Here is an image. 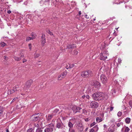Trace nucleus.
I'll list each match as a JSON object with an SVG mask.
<instances>
[{
	"mask_svg": "<svg viewBox=\"0 0 132 132\" xmlns=\"http://www.w3.org/2000/svg\"><path fill=\"white\" fill-rule=\"evenodd\" d=\"M93 99L95 101H100L108 99V96L106 93L100 92H96L92 95Z\"/></svg>",
	"mask_w": 132,
	"mask_h": 132,
	"instance_id": "1",
	"label": "nucleus"
},
{
	"mask_svg": "<svg viewBox=\"0 0 132 132\" xmlns=\"http://www.w3.org/2000/svg\"><path fill=\"white\" fill-rule=\"evenodd\" d=\"M46 126L44 130V132H52L53 131L54 125L53 123L47 125Z\"/></svg>",
	"mask_w": 132,
	"mask_h": 132,
	"instance_id": "2",
	"label": "nucleus"
},
{
	"mask_svg": "<svg viewBox=\"0 0 132 132\" xmlns=\"http://www.w3.org/2000/svg\"><path fill=\"white\" fill-rule=\"evenodd\" d=\"M92 74V72L90 70L84 71L82 72L81 74V76L83 77L86 78L88 76H90Z\"/></svg>",
	"mask_w": 132,
	"mask_h": 132,
	"instance_id": "3",
	"label": "nucleus"
},
{
	"mask_svg": "<svg viewBox=\"0 0 132 132\" xmlns=\"http://www.w3.org/2000/svg\"><path fill=\"white\" fill-rule=\"evenodd\" d=\"M108 55V52L106 51H104L103 53H101L100 58L101 60H104L107 59Z\"/></svg>",
	"mask_w": 132,
	"mask_h": 132,
	"instance_id": "4",
	"label": "nucleus"
},
{
	"mask_svg": "<svg viewBox=\"0 0 132 132\" xmlns=\"http://www.w3.org/2000/svg\"><path fill=\"white\" fill-rule=\"evenodd\" d=\"M33 81L32 80H29L27 81L24 87V90H27L30 87L33 83Z\"/></svg>",
	"mask_w": 132,
	"mask_h": 132,
	"instance_id": "5",
	"label": "nucleus"
},
{
	"mask_svg": "<svg viewBox=\"0 0 132 132\" xmlns=\"http://www.w3.org/2000/svg\"><path fill=\"white\" fill-rule=\"evenodd\" d=\"M65 126L61 121H57L56 127L59 129H62L65 128Z\"/></svg>",
	"mask_w": 132,
	"mask_h": 132,
	"instance_id": "6",
	"label": "nucleus"
},
{
	"mask_svg": "<svg viewBox=\"0 0 132 132\" xmlns=\"http://www.w3.org/2000/svg\"><path fill=\"white\" fill-rule=\"evenodd\" d=\"M90 106L92 109H96L98 106V103L95 101H93L90 103Z\"/></svg>",
	"mask_w": 132,
	"mask_h": 132,
	"instance_id": "7",
	"label": "nucleus"
},
{
	"mask_svg": "<svg viewBox=\"0 0 132 132\" xmlns=\"http://www.w3.org/2000/svg\"><path fill=\"white\" fill-rule=\"evenodd\" d=\"M100 79L102 82L103 84H105L108 81V79L107 77L104 75H101Z\"/></svg>",
	"mask_w": 132,
	"mask_h": 132,
	"instance_id": "8",
	"label": "nucleus"
},
{
	"mask_svg": "<svg viewBox=\"0 0 132 132\" xmlns=\"http://www.w3.org/2000/svg\"><path fill=\"white\" fill-rule=\"evenodd\" d=\"M81 109V108L77 107L75 105L73 106L72 108V110L74 113H76L77 112H79V111Z\"/></svg>",
	"mask_w": 132,
	"mask_h": 132,
	"instance_id": "9",
	"label": "nucleus"
},
{
	"mask_svg": "<svg viewBox=\"0 0 132 132\" xmlns=\"http://www.w3.org/2000/svg\"><path fill=\"white\" fill-rule=\"evenodd\" d=\"M67 74V72L65 71L61 73L58 77V80H61L64 78Z\"/></svg>",
	"mask_w": 132,
	"mask_h": 132,
	"instance_id": "10",
	"label": "nucleus"
},
{
	"mask_svg": "<svg viewBox=\"0 0 132 132\" xmlns=\"http://www.w3.org/2000/svg\"><path fill=\"white\" fill-rule=\"evenodd\" d=\"M73 119L70 120L68 123V125L69 127L70 128H71L73 127V125L75 123L74 122H73Z\"/></svg>",
	"mask_w": 132,
	"mask_h": 132,
	"instance_id": "11",
	"label": "nucleus"
},
{
	"mask_svg": "<svg viewBox=\"0 0 132 132\" xmlns=\"http://www.w3.org/2000/svg\"><path fill=\"white\" fill-rule=\"evenodd\" d=\"M39 118V117L37 114H35L32 115L31 116L32 119L34 121H37Z\"/></svg>",
	"mask_w": 132,
	"mask_h": 132,
	"instance_id": "12",
	"label": "nucleus"
},
{
	"mask_svg": "<svg viewBox=\"0 0 132 132\" xmlns=\"http://www.w3.org/2000/svg\"><path fill=\"white\" fill-rule=\"evenodd\" d=\"M24 56V55H22L19 57L14 56V58L15 61H20L21 59V58L23 57Z\"/></svg>",
	"mask_w": 132,
	"mask_h": 132,
	"instance_id": "13",
	"label": "nucleus"
},
{
	"mask_svg": "<svg viewBox=\"0 0 132 132\" xmlns=\"http://www.w3.org/2000/svg\"><path fill=\"white\" fill-rule=\"evenodd\" d=\"M93 85L96 87H99L101 86L100 83L97 81L94 82Z\"/></svg>",
	"mask_w": 132,
	"mask_h": 132,
	"instance_id": "14",
	"label": "nucleus"
},
{
	"mask_svg": "<svg viewBox=\"0 0 132 132\" xmlns=\"http://www.w3.org/2000/svg\"><path fill=\"white\" fill-rule=\"evenodd\" d=\"M55 115V114L53 113L48 114V115L47 117V120L48 121H50L52 118Z\"/></svg>",
	"mask_w": 132,
	"mask_h": 132,
	"instance_id": "15",
	"label": "nucleus"
},
{
	"mask_svg": "<svg viewBox=\"0 0 132 132\" xmlns=\"http://www.w3.org/2000/svg\"><path fill=\"white\" fill-rule=\"evenodd\" d=\"M89 96L88 95H83L82 96L81 99H82L83 100H86V99H89Z\"/></svg>",
	"mask_w": 132,
	"mask_h": 132,
	"instance_id": "16",
	"label": "nucleus"
},
{
	"mask_svg": "<svg viewBox=\"0 0 132 132\" xmlns=\"http://www.w3.org/2000/svg\"><path fill=\"white\" fill-rule=\"evenodd\" d=\"M104 120V119L101 117H97L96 118V122L100 123Z\"/></svg>",
	"mask_w": 132,
	"mask_h": 132,
	"instance_id": "17",
	"label": "nucleus"
},
{
	"mask_svg": "<svg viewBox=\"0 0 132 132\" xmlns=\"http://www.w3.org/2000/svg\"><path fill=\"white\" fill-rule=\"evenodd\" d=\"M76 46H75V45L74 44L73 45H69L67 46V48L69 49H73L75 48Z\"/></svg>",
	"mask_w": 132,
	"mask_h": 132,
	"instance_id": "18",
	"label": "nucleus"
},
{
	"mask_svg": "<svg viewBox=\"0 0 132 132\" xmlns=\"http://www.w3.org/2000/svg\"><path fill=\"white\" fill-rule=\"evenodd\" d=\"M16 90L17 87L16 86H14L13 88L12 89L10 90V92H11L10 93L12 94Z\"/></svg>",
	"mask_w": 132,
	"mask_h": 132,
	"instance_id": "19",
	"label": "nucleus"
},
{
	"mask_svg": "<svg viewBox=\"0 0 132 132\" xmlns=\"http://www.w3.org/2000/svg\"><path fill=\"white\" fill-rule=\"evenodd\" d=\"M4 110V108L2 107H0V117L3 115V112Z\"/></svg>",
	"mask_w": 132,
	"mask_h": 132,
	"instance_id": "20",
	"label": "nucleus"
},
{
	"mask_svg": "<svg viewBox=\"0 0 132 132\" xmlns=\"http://www.w3.org/2000/svg\"><path fill=\"white\" fill-rule=\"evenodd\" d=\"M125 122L127 124H129L130 123V119L128 117L127 118L125 119Z\"/></svg>",
	"mask_w": 132,
	"mask_h": 132,
	"instance_id": "21",
	"label": "nucleus"
},
{
	"mask_svg": "<svg viewBox=\"0 0 132 132\" xmlns=\"http://www.w3.org/2000/svg\"><path fill=\"white\" fill-rule=\"evenodd\" d=\"M31 36H32L31 38L32 39H33L35 38L36 37V34L34 33H32L31 34Z\"/></svg>",
	"mask_w": 132,
	"mask_h": 132,
	"instance_id": "22",
	"label": "nucleus"
},
{
	"mask_svg": "<svg viewBox=\"0 0 132 132\" xmlns=\"http://www.w3.org/2000/svg\"><path fill=\"white\" fill-rule=\"evenodd\" d=\"M92 128L95 131H97L98 129V127L97 125H95Z\"/></svg>",
	"mask_w": 132,
	"mask_h": 132,
	"instance_id": "23",
	"label": "nucleus"
},
{
	"mask_svg": "<svg viewBox=\"0 0 132 132\" xmlns=\"http://www.w3.org/2000/svg\"><path fill=\"white\" fill-rule=\"evenodd\" d=\"M36 132H43L42 129L40 127L37 128L36 129Z\"/></svg>",
	"mask_w": 132,
	"mask_h": 132,
	"instance_id": "24",
	"label": "nucleus"
},
{
	"mask_svg": "<svg viewBox=\"0 0 132 132\" xmlns=\"http://www.w3.org/2000/svg\"><path fill=\"white\" fill-rule=\"evenodd\" d=\"M27 132H34V131L32 128H30L27 130Z\"/></svg>",
	"mask_w": 132,
	"mask_h": 132,
	"instance_id": "25",
	"label": "nucleus"
},
{
	"mask_svg": "<svg viewBox=\"0 0 132 132\" xmlns=\"http://www.w3.org/2000/svg\"><path fill=\"white\" fill-rule=\"evenodd\" d=\"M34 127H37V128L40 127H39V124L38 123H34Z\"/></svg>",
	"mask_w": 132,
	"mask_h": 132,
	"instance_id": "26",
	"label": "nucleus"
},
{
	"mask_svg": "<svg viewBox=\"0 0 132 132\" xmlns=\"http://www.w3.org/2000/svg\"><path fill=\"white\" fill-rule=\"evenodd\" d=\"M32 40V38L31 37H27L26 39V41H27L28 42L29 40Z\"/></svg>",
	"mask_w": 132,
	"mask_h": 132,
	"instance_id": "27",
	"label": "nucleus"
},
{
	"mask_svg": "<svg viewBox=\"0 0 132 132\" xmlns=\"http://www.w3.org/2000/svg\"><path fill=\"white\" fill-rule=\"evenodd\" d=\"M123 123L122 122H120L119 123H117L116 122H115V124H116L117 126L118 127H120L121 124H122Z\"/></svg>",
	"mask_w": 132,
	"mask_h": 132,
	"instance_id": "28",
	"label": "nucleus"
},
{
	"mask_svg": "<svg viewBox=\"0 0 132 132\" xmlns=\"http://www.w3.org/2000/svg\"><path fill=\"white\" fill-rule=\"evenodd\" d=\"M130 130V129L128 127H126L125 129V132H128Z\"/></svg>",
	"mask_w": 132,
	"mask_h": 132,
	"instance_id": "29",
	"label": "nucleus"
},
{
	"mask_svg": "<svg viewBox=\"0 0 132 132\" xmlns=\"http://www.w3.org/2000/svg\"><path fill=\"white\" fill-rule=\"evenodd\" d=\"M42 45H43V46L45 44V43H46V40L45 39H42Z\"/></svg>",
	"mask_w": 132,
	"mask_h": 132,
	"instance_id": "30",
	"label": "nucleus"
},
{
	"mask_svg": "<svg viewBox=\"0 0 132 132\" xmlns=\"http://www.w3.org/2000/svg\"><path fill=\"white\" fill-rule=\"evenodd\" d=\"M1 46L4 47L6 44L3 42H2L0 44Z\"/></svg>",
	"mask_w": 132,
	"mask_h": 132,
	"instance_id": "31",
	"label": "nucleus"
},
{
	"mask_svg": "<svg viewBox=\"0 0 132 132\" xmlns=\"http://www.w3.org/2000/svg\"><path fill=\"white\" fill-rule=\"evenodd\" d=\"M69 132H75V130L74 129L72 128H69Z\"/></svg>",
	"mask_w": 132,
	"mask_h": 132,
	"instance_id": "32",
	"label": "nucleus"
},
{
	"mask_svg": "<svg viewBox=\"0 0 132 132\" xmlns=\"http://www.w3.org/2000/svg\"><path fill=\"white\" fill-rule=\"evenodd\" d=\"M47 32L49 34H50L51 35H53V33L50 30H48L47 31Z\"/></svg>",
	"mask_w": 132,
	"mask_h": 132,
	"instance_id": "33",
	"label": "nucleus"
},
{
	"mask_svg": "<svg viewBox=\"0 0 132 132\" xmlns=\"http://www.w3.org/2000/svg\"><path fill=\"white\" fill-rule=\"evenodd\" d=\"M96 124V123L95 122H93V123L91 124L90 125V127H92L95 125Z\"/></svg>",
	"mask_w": 132,
	"mask_h": 132,
	"instance_id": "34",
	"label": "nucleus"
},
{
	"mask_svg": "<svg viewBox=\"0 0 132 132\" xmlns=\"http://www.w3.org/2000/svg\"><path fill=\"white\" fill-rule=\"evenodd\" d=\"M121 115V112H119L117 113V116L119 117H120Z\"/></svg>",
	"mask_w": 132,
	"mask_h": 132,
	"instance_id": "35",
	"label": "nucleus"
},
{
	"mask_svg": "<svg viewBox=\"0 0 132 132\" xmlns=\"http://www.w3.org/2000/svg\"><path fill=\"white\" fill-rule=\"evenodd\" d=\"M42 39H45V35L44 34H42V36L41 37Z\"/></svg>",
	"mask_w": 132,
	"mask_h": 132,
	"instance_id": "36",
	"label": "nucleus"
},
{
	"mask_svg": "<svg viewBox=\"0 0 132 132\" xmlns=\"http://www.w3.org/2000/svg\"><path fill=\"white\" fill-rule=\"evenodd\" d=\"M73 53L74 55H76L78 53V52L76 50H75L73 51Z\"/></svg>",
	"mask_w": 132,
	"mask_h": 132,
	"instance_id": "37",
	"label": "nucleus"
},
{
	"mask_svg": "<svg viewBox=\"0 0 132 132\" xmlns=\"http://www.w3.org/2000/svg\"><path fill=\"white\" fill-rule=\"evenodd\" d=\"M69 68H72L74 66V64H69Z\"/></svg>",
	"mask_w": 132,
	"mask_h": 132,
	"instance_id": "38",
	"label": "nucleus"
},
{
	"mask_svg": "<svg viewBox=\"0 0 132 132\" xmlns=\"http://www.w3.org/2000/svg\"><path fill=\"white\" fill-rule=\"evenodd\" d=\"M108 132H113V130L112 129L109 128Z\"/></svg>",
	"mask_w": 132,
	"mask_h": 132,
	"instance_id": "39",
	"label": "nucleus"
},
{
	"mask_svg": "<svg viewBox=\"0 0 132 132\" xmlns=\"http://www.w3.org/2000/svg\"><path fill=\"white\" fill-rule=\"evenodd\" d=\"M129 105L132 108V101H130L129 102Z\"/></svg>",
	"mask_w": 132,
	"mask_h": 132,
	"instance_id": "40",
	"label": "nucleus"
},
{
	"mask_svg": "<svg viewBox=\"0 0 132 132\" xmlns=\"http://www.w3.org/2000/svg\"><path fill=\"white\" fill-rule=\"evenodd\" d=\"M39 54H36L35 55V58H37L39 56Z\"/></svg>",
	"mask_w": 132,
	"mask_h": 132,
	"instance_id": "41",
	"label": "nucleus"
},
{
	"mask_svg": "<svg viewBox=\"0 0 132 132\" xmlns=\"http://www.w3.org/2000/svg\"><path fill=\"white\" fill-rule=\"evenodd\" d=\"M118 62L119 63H120L121 62V60L120 58H119L118 59Z\"/></svg>",
	"mask_w": 132,
	"mask_h": 132,
	"instance_id": "42",
	"label": "nucleus"
},
{
	"mask_svg": "<svg viewBox=\"0 0 132 132\" xmlns=\"http://www.w3.org/2000/svg\"><path fill=\"white\" fill-rule=\"evenodd\" d=\"M95 131L94 130L93 128L90 130L89 132H95Z\"/></svg>",
	"mask_w": 132,
	"mask_h": 132,
	"instance_id": "43",
	"label": "nucleus"
},
{
	"mask_svg": "<svg viewBox=\"0 0 132 132\" xmlns=\"http://www.w3.org/2000/svg\"><path fill=\"white\" fill-rule=\"evenodd\" d=\"M59 111V110L57 109H55L54 111V113H56Z\"/></svg>",
	"mask_w": 132,
	"mask_h": 132,
	"instance_id": "44",
	"label": "nucleus"
},
{
	"mask_svg": "<svg viewBox=\"0 0 132 132\" xmlns=\"http://www.w3.org/2000/svg\"><path fill=\"white\" fill-rule=\"evenodd\" d=\"M40 3L41 4V5H43V4L44 3V2L43 1H41L40 2Z\"/></svg>",
	"mask_w": 132,
	"mask_h": 132,
	"instance_id": "45",
	"label": "nucleus"
},
{
	"mask_svg": "<svg viewBox=\"0 0 132 132\" xmlns=\"http://www.w3.org/2000/svg\"><path fill=\"white\" fill-rule=\"evenodd\" d=\"M29 49L30 50H31V44H29Z\"/></svg>",
	"mask_w": 132,
	"mask_h": 132,
	"instance_id": "46",
	"label": "nucleus"
},
{
	"mask_svg": "<svg viewBox=\"0 0 132 132\" xmlns=\"http://www.w3.org/2000/svg\"><path fill=\"white\" fill-rule=\"evenodd\" d=\"M113 107L110 106V111H112L113 110Z\"/></svg>",
	"mask_w": 132,
	"mask_h": 132,
	"instance_id": "47",
	"label": "nucleus"
},
{
	"mask_svg": "<svg viewBox=\"0 0 132 132\" xmlns=\"http://www.w3.org/2000/svg\"><path fill=\"white\" fill-rule=\"evenodd\" d=\"M10 92H10V90H9L7 91V93L8 95H10L11 94L10 93Z\"/></svg>",
	"mask_w": 132,
	"mask_h": 132,
	"instance_id": "48",
	"label": "nucleus"
},
{
	"mask_svg": "<svg viewBox=\"0 0 132 132\" xmlns=\"http://www.w3.org/2000/svg\"><path fill=\"white\" fill-rule=\"evenodd\" d=\"M50 1V0H45V2H48V3H49V2Z\"/></svg>",
	"mask_w": 132,
	"mask_h": 132,
	"instance_id": "49",
	"label": "nucleus"
},
{
	"mask_svg": "<svg viewBox=\"0 0 132 132\" xmlns=\"http://www.w3.org/2000/svg\"><path fill=\"white\" fill-rule=\"evenodd\" d=\"M69 64H68V65H67V67H65L67 69H68L69 68H69Z\"/></svg>",
	"mask_w": 132,
	"mask_h": 132,
	"instance_id": "50",
	"label": "nucleus"
},
{
	"mask_svg": "<svg viewBox=\"0 0 132 132\" xmlns=\"http://www.w3.org/2000/svg\"><path fill=\"white\" fill-rule=\"evenodd\" d=\"M85 17L86 18V19H88L89 18V17L88 16V15L87 14L86 15H85Z\"/></svg>",
	"mask_w": 132,
	"mask_h": 132,
	"instance_id": "51",
	"label": "nucleus"
},
{
	"mask_svg": "<svg viewBox=\"0 0 132 132\" xmlns=\"http://www.w3.org/2000/svg\"><path fill=\"white\" fill-rule=\"evenodd\" d=\"M11 12V11L10 10H9L7 11V13L9 14H10Z\"/></svg>",
	"mask_w": 132,
	"mask_h": 132,
	"instance_id": "52",
	"label": "nucleus"
},
{
	"mask_svg": "<svg viewBox=\"0 0 132 132\" xmlns=\"http://www.w3.org/2000/svg\"><path fill=\"white\" fill-rule=\"evenodd\" d=\"M26 61H27L25 59H23V62L24 63V62H26Z\"/></svg>",
	"mask_w": 132,
	"mask_h": 132,
	"instance_id": "53",
	"label": "nucleus"
},
{
	"mask_svg": "<svg viewBox=\"0 0 132 132\" xmlns=\"http://www.w3.org/2000/svg\"><path fill=\"white\" fill-rule=\"evenodd\" d=\"M6 132H10L9 130H8V128H6Z\"/></svg>",
	"mask_w": 132,
	"mask_h": 132,
	"instance_id": "54",
	"label": "nucleus"
},
{
	"mask_svg": "<svg viewBox=\"0 0 132 132\" xmlns=\"http://www.w3.org/2000/svg\"><path fill=\"white\" fill-rule=\"evenodd\" d=\"M81 14V11H79V15H80Z\"/></svg>",
	"mask_w": 132,
	"mask_h": 132,
	"instance_id": "55",
	"label": "nucleus"
},
{
	"mask_svg": "<svg viewBox=\"0 0 132 132\" xmlns=\"http://www.w3.org/2000/svg\"><path fill=\"white\" fill-rule=\"evenodd\" d=\"M15 98H14L12 100V101L11 102H13L14 101H15Z\"/></svg>",
	"mask_w": 132,
	"mask_h": 132,
	"instance_id": "56",
	"label": "nucleus"
},
{
	"mask_svg": "<svg viewBox=\"0 0 132 132\" xmlns=\"http://www.w3.org/2000/svg\"><path fill=\"white\" fill-rule=\"evenodd\" d=\"M4 58L6 60V58L7 57H6V56H4Z\"/></svg>",
	"mask_w": 132,
	"mask_h": 132,
	"instance_id": "57",
	"label": "nucleus"
},
{
	"mask_svg": "<svg viewBox=\"0 0 132 132\" xmlns=\"http://www.w3.org/2000/svg\"><path fill=\"white\" fill-rule=\"evenodd\" d=\"M124 1L125 2V3L128 2V0H124Z\"/></svg>",
	"mask_w": 132,
	"mask_h": 132,
	"instance_id": "58",
	"label": "nucleus"
},
{
	"mask_svg": "<svg viewBox=\"0 0 132 132\" xmlns=\"http://www.w3.org/2000/svg\"><path fill=\"white\" fill-rule=\"evenodd\" d=\"M101 69H102L103 70L104 69V68L103 66L102 67H101V68H100Z\"/></svg>",
	"mask_w": 132,
	"mask_h": 132,
	"instance_id": "59",
	"label": "nucleus"
},
{
	"mask_svg": "<svg viewBox=\"0 0 132 132\" xmlns=\"http://www.w3.org/2000/svg\"><path fill=\"white\" fill-rule=\"evenodd\" d=\"M88 129V128H86L85 130V131H87V130Z\"/></svg>",
	"mask_w": 132,
	"mask_h": 132,
	"instance_id": "60",
	"label": "nucleus"
},
{
	"mask_svg": "<svg viewBox=\"0 0 132 132\" xmlns=\"http://www.w3.org/2000/svg\"><path fill=\"white\" fill-rule=\"evenodd\" d=\"M85 120L86 121H88V118H87V119H85Z\"/></svg>",
	"mask_w": 132,
	"mask_h": 132,
	"instance_id": "61",
	"label": "nucleus"
},
{
	"mask_svg": "<svg viewBox=\"0 0 132 132\" xmlns=\"http://www.w3.org/2000/svg\"><path fill=\"white\" fill-rule=\"evenodd\" d=\"M21 95H25V94H23V93H21Z\"/></svg>",
	"mask_w": 132,
	"mask_h": 132,
	"instance_id": "62",
	"label": "nucleus"
},
{
	"mask_svg": "<svg viewBox=\"0 0 132 132\" xmlns=\"http://www.w3.org/2000/svg\"><path fill=\"white\" fill-rule=\"evenodd\" d=\"M106 126L105 125H104V127H106Z\"/></svg>",
	"mask_w": 132,
	"mask_h": 132,
	"instance_id": "63",
	"label": "nucleus"
},
{
	"mask_svg": "<svg viewBox=\"0 0 132 132\" xmlns=\"http://www.w3.org/2000/svg\"><path fill=\"white\" fill-rule=\"evenodd\" d=\"M96 20L95 17L93 19V21H95Z\"/></svg>",
	"mask_w": 132,
	"mask_h": 132,
	"instance_id": "64",
	"label": "nucleus"
}]
</instances>
